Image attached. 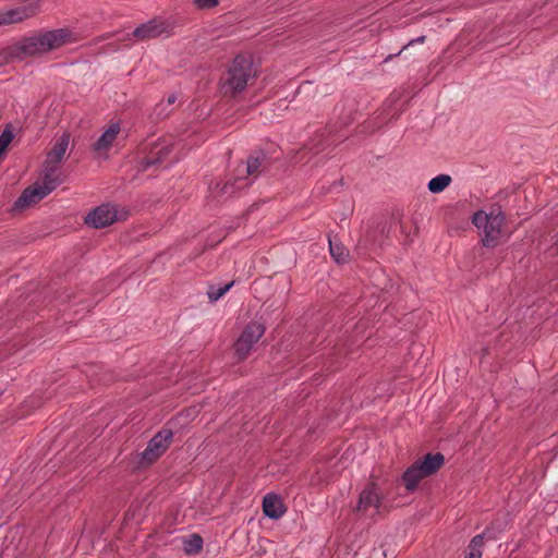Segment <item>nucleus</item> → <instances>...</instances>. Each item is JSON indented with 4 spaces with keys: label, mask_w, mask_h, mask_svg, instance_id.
Returning <instances> with one entry per match:
<instances>
[{
    "label": "nucleus",
    "mask_w": 558,
    "mask_h": 558,
    "mask_svg": "<svg viewBox=\"0 0 558 558\" xmlns=\"http://www.w3.org/2000/svg\"><path fill=\"white\" fill-rule=\"evenodd\" d=\"M62 299V301H70L71 296L70 295H65L64 298L60 296Z\"/></svg>",
    "instance_id": "32"
},
{
    "label": "nucleus",
    "mask_w": 558,
    "mask_h": 558,
    "mask_svg": "<svg viewBox=\"0 0 558 558\" xmlns=\"http://www.w3.org/2000/svg\"><path fill=\"white\" fill-rule=\"evenodd\" d=\"M120 123L113 122L108 129L100 135V137L93 144V150L100 153L107 151L111 146L113 141L117 138L120 133Z\"/></svg>",
    "instance_id": "15"
},
{
    "label": "nucleus",
    "mask_w": 558,
    "mask_h": 558,
    "mask_svg": "<svg viewBox=\"0 0 558 558\" xmlns=\"http://www.w3.org/2000/svg\"><path fill=\"white\" fill-rule=\"evenodd\" d=\"M158 163H160V158H155L153 155L147 156V157L143 158L141 161V170L146 171L150 167L156 166Z\"/></svg>",
    "instance_id": "27"
},
{
    "label": "nucleus",
    "mask_w": 558,
    "mask_h": 558,
    "mask_svg": "<svg viewBox=\"0 0 558 558\" xmlns=\"http://www.w3.org/2000/svg\"><path fill=\"white\" fill-rule=\"evenodd\" d=\"M37 13L34 5H22L0 13V25L23 22Z\"/></svg>",
    "instance_id": "11"
},
{
    "label": "nucleus",
    "mask_w": 558,
    "mask_h": 558,
    "mask_svg": "<svg viewBox=\"0 0 558 558\" xmlns=\"http://www.w3.org/2000/svg\"><path fill=\"white\" fill-rule=\"evenodd\" d=\"M483 545H484V535L477 534L470 542V545H469L470 551H475V553L482 551L481 548L483 547Z\"/></svg>",
    "instance_id": "25"
},
{
    "label": "nucleus",
    "mask_w": 558,
    "mask_h": 558,
    "mask_svg": "<svg viewBox=\"0 0 558 558\" xmlns=\"http://www.w3.org/2000/svg\"><path fill=\"white\" fill-rule=\"evenodd\" d=\"M380 505V497L376 483H368L361 492L359 502L356 506L357 511H366L371 507L378 508Z\"/></svg>",
    "instance_id": "10"
},
{
    "label": "nucleus",
    "mask_w": 558,
    "mask_h": 558,
    "mask_svg": "<svg viewBox=\"0 0 558 558\" xmlns=\"http://www.w3.org/2000/svg\"><path fill=\"white\" fill-rule=\"evenodd\" d=\"M505 220L506 217L500 207L490 210V218L484 227L482 236L485 247L494 248L500 243Z\"/></svg>",
    "instance_id": "7"
},
{
    "label": "nucleus",
    "mask_w": 558,
    "mask_h": 558,
    "mask_svg": "<svg viewBox=\"0 0 558 558\" xmlns=\"http://www.w3.org/2000/svg\"><path fill=\"white\" fill-rule=\"evenodd\" d=\"M61 163L46 157L41 168V183L26 187L14 202L13 209L19 210L38 203L62 183Z\"/></svg>",
    "instance_id": "2"
},
{
    "label": "nucleus",
    "mask_w": 558,
    "mask_h": 558,
    "mask_svg": "<svg viewBox=\"0 0 558 558\" xmlns=\"http://www.w3.org/2000/svg\"><path fill=\"white\" fill-rule=\"evenodd\" d=\"M173 432L163 427L149 441L146 449L141 453L140 464L148 466L156 462L170 447Z\"/></svg>",
    "instance_id": "6"
},
{
    "label": "nucleus",
    "mask_w": 558,
    "mask_h": 558,
    "mask_svg": "<svg viewBox=\"0 0 558 558\" xmlns=\"http://www.w3.org/2000/svg\"><path fill=\"white\" fill-rule=\"evenodd\" d=\"M203 548V538L198 534H192L184 543V550L189 555L198 554Z\"/></svg>",
    "instance_id": "20"
},
{
    "label": "nucleus",
    "mask_w": 558,
    "mask_h": 558,
    "mask_svg": "<svg viewBox=\"0 0 558 558\" xmlns=\"http://www.w3.org/2000/svg\"><path fill=\"white\" fill-rule=\"evenodd\" d=\"M118 219L117 210L110 204H102L90 210L84 222L92 228L101 229L112 225Z\"/></svg>",
    "instance_id": "8"
},
{
    "label": "nucleus",
    "mask_w": 558,
    "mask_h": 558,
    "mask_svg": "<svg viewBox=\"0 0 558 558\" xmlns=\"http://www.w3.org/2000/svg\"><path fill=\"white\" fill-rule=\"evenodd\" d=\"M154 112H155V114L157 116L158 119H165L169 114V112L166 111V107H165L163 104H158L155 107Z\"/></svg>",
    "instance_id": "29"
},
{
    "label": "nucleus",
    "mask_w": 558,
    "mask_h": 558,
    "mask_svg": "<svg viewBox=\"0 0 558 558\" xmlns=\"http://www.w3.org/2000/svg\"><path fill=\"white\" fill-rule=\"evenodd\" d=\"M171 149L169 146L161 147L155 155V158H160V162H162L170 154Z\"/></svg>",
    "instance_id": "28"
},
{
    "label": "nucleus",
    "mask_w": 558,
    "mask_h": 558,
    "mask_svg": "<svg viewBox=\"0 0 558 558\" xmlns=\"http://www.w3.org/2000/svg\"><path fill=\"white\" fill-rule=\"evenodd\" d=\"M234 284V281H231L223 286L222 288H219L217 290L214 289V287H210V289L207 292L208 299L210 302L218 301L225 293H227L230 288Z\"/></svg>",
    "instance_id": "22"
},
{
    "label": "nucleus",
    "mask_w": 558,
    "mask_h": 558,
    "mask_svg": "<svg viewBox=\"0 0 558 558\" xmlns=\"http://www.w3.org/2000/svg\"><path fill=\"white\" fill-rule=\"evenodd\" d=\"M70 142V134L63 133L53 144L46 157L62 163Z\"/></svg>",
    "instance_id": "17"
},
{
    "label": "nucleus",
    "mask_w": 558,
    "mask_h": 558,
    "mask_svg": "<svg viewBox=\"0 0 558 558\" xmlns=\"http://www.w3.org/2000/svg\"><path fill=\"white\" fill-rule=\"evenodd\" d=\"M425 40H426V36H425V35H422V36H420V37H417V38H414V39L410 40V41H409L407 45H404V46L402 47V49H401V50H399L397 53H395V54H389V56L385 59V62H387V61L391 60L393 57H397V56L401 54V52H402L403 50H405L408 47H410V46H412V45H414V44H423V43H425Z\"/></svg>",
    "instance_id": "26"
},
{
    "label": "nucleus",
    "mask_w": 558,
    "mask_h": 558,
    "mask_svg": "<svg viewBox=\"0 0 558 558\" xmlns=\"http://www.w3.org/2000/svg\"><path fill=\"white\" fill-rule=\"evenodd\" d=\"M264 333L265 327L260 323L251 322L244 327L233 344V351L238 362L244 361L248 356L253 345Z\"/></svg>",
    "instance_id": "5"
},
{
    "label": "nucleus",
    "mask_w": 558,
    "mask_h": 558,
    "mask_svg": "<svg viewBox=\"0 0 558 558\" xmlns=\"http://www.w3.org/2000/svg\"><path fill=\"white\" fill-rule=\"evenodd\" d=\"M425 477L427 476L423 475V471L417 462H414L403 472L402 482L404 483L405 489L412 493L416 490L420 482Z\"/></svg>",
    "instance_id": "16"
},
{
    "label": "nucleus",
    "mask_w": 558,
    "mask_h": 558,
    "mask_svg": "<svg viewBox=\"0 0 558 558\" xmlns=\"http://www.w3.org/2000/svg\"><path fill=\"white\" fill-rule=\"evenodd\" d=\"M489 218H490V213L486 214L484 210H477L472 216V223L478 229H481V228L484 229V227L488 222Z\"/></svg>",
    "instance_id": "23"
},
{
    "label": "nucleus",
    "mask_w": 558,
    "mask_h": 558,
    "mask_svg": "<svg viewBox=\"0 0 558 558\" xmlns=\"http://www.w3.org/2000/svg\"><path fill=\"white\" fill-rule=\"evenodd\" d=\"M451 177L448 175V174H439L435 178H433L429 182H428V190L429 192L434 193V194H437V193H440L442 192L446 187L449 186V184L451 183Z\"/></svg>",
    "instance_id": "19"
},
{
    "label": "nucleus",
    "mask_w": 558,
    "mask_h": 558,
    "mask_svg": "<svg viewBox=\"0 0 558 558\" xmlns=\"http://www.w3.org/2000/svg\"><path fill=\"white\" fill-rule=\"evenodd\" d=\"M72 35L68 28H57L40 32L29 37H23L8 48L7 54L13 60H24L59 49L66 44Z\"/></svg>",
    "instance_id": "1"
},
{
    "label": "nucleus",
    "mask_w": 558,
    "mask_h": 558,
    "mask_svg": "<svg viewBox=\"0 0 558 558\" xmlns=\"http://www.w3.org/2000/svg\"><path fill=\"white\" fill-rule=\"evenodd\" d=\"M464 558H482V551H470Z\"/></svg>",
    "instance_id": "30"
},
{
    "label": "nucleus",
    "mask_w": 558,
    "mask_h": 558,
    "mask_svg": "<svg viewBox=\"0 0 558 558\" xmlns=\"http://www.w3.org/2000/svg\"><path fill=\"white\" fill-rule=\"evenodd\" d=\"M244 178L240 175H235L233 180H229L225 183L217 182L214 186L209 185L210 193L215 198L228 197L231 196L236 189H241L243 186H247L250 182L241 185V182Z\"/></svg>",
    "instance_id": "12"
},
{
    "label": "nucleus",
    "mask_w": 558,
    "mask_h": 558,
    "mask_svg": "<svg viewBox=\"0 0 558 558\" xmlns=\"http://www.w3.org/2000/svg\"><path fill=\"white\" fill-rule=\"evenodd\" d=\"M172 29L173 25L170 21L158 16L135 27L132 33L126 35L125 39L134 38L136 41H146L162 35L169 36Z\"/></svg>",
    "instance_id": "4"
},
{
    "label": "nucleus",
    "mask_w": 558,
    "mask_h": 558,
    "mask_svg": "<svg viewBox=\"0 0 558 558\" xmlns=\"http://www.w3.org/2000/svg\"><path fill=\"white\" fill-rule=\"evenodd\" d=\"M267 157L262 151L257 156H250L246 160L245 167L243 165H240L236 168V175H240L244 180H246L250 175L257 177L260 172V167L263 166L264 161H266Z\"/></svg>",
    "instance_id": "14"
},
{
    "label": "nucleus",
    "mask_w": 558,
    "mask_h": 558,
    "mask_svg": "<svg viewBox=\"0 0 558 558\" xmlns=\"http://www.w3.org/2000/svg\"><path fill=\"white\" fill-rule=\"evenodd\" d=\"M286 511L287 508L283 505L282 499L278 495L269 493L264 496L263 512L265 517L272 520H278L286 513Z\"/></svg>",
    "instance_id": "9"
},
{
    "label": "nucleus",
    "mask_w": 558,
    "mask_h": 558,
    "mask_svg": "<svg viewBox=\"0 0 558 558\" xmlns=\"http://www.w3.org/2000/svg\"><path fill=\"white\" fill-rule=\"evenodd\" d=\"M329 241V252L332 258L338 264H343L349 258V251L348 248L340 242L332 241L330 236L328 238Z\"/></svg>",
    "instance_id": "18"
},
{
    "label": "nucleus",
    "mask_w": 558,
    "mask_h": 558,
    "mask_svg": "<svg viewBox=\"0 0 558 558\" xmlns=\"http://www.w3.org/2000/svg\"><path fill=\"white\" fill-rule=\"evenodd\" d=\"M193 4L199 10H208L216 8L219 0H193Z\"/></svg>",
    "instance_id": "24"
},
{
    "label": "nucleus",
    "mask_w": 558,
    "mask_h": 558,
    "mask_svg": "<svg viewBox=\"0 0 558 558\" xmlns=\"http://www.w3.org/2000/svg\"><path fill=\"white\" fill-rule=\"evenodd\" d=\"M423 471V475L427 477L438 472L445 464V457L440 452L426 453L422 459L416 461Z\"/></svg>",
    "instance_id": "13"
},
{
    "label": "nucleus",
    "mask_w": 558,
    "mask_h": 558,
    "mask_svg": "<svg viewBox=\"0 0 558 558\" xmlns=\"http://www.w3.org/2000/svg\"><path fill=\"white\" fill-rule=\"evenodd\" d=\"M13 137H14V135H13V132L11 129V124H8L4 128V130L2 131V133L0 134V158L5 153L8 146L12 142Z\"/></svg>",
    "instance_id": "21"
},
{
    "label": "nucleus",
    "mask_w": 558,
    "mask_h": 558,
    "mask_svg": "<svg viewBox=\"0 0 558 558\" xmlns=\"http://www.w3.org/2000/svg\"><path fill=\"white\" fill-rule=\"evenodd\" d=\"M255 75L251 57L239 54L233 59L231 66L221 78V93L223 96L235 97L247 86Z\"/></svg>",
    "instance_id": "3"
},
{
    "label": "nucleus",
    "mask_w": 558,
    "mask_h": 558,
    "mask_svg": "<svg viewBox=\"0 0 558 558\" xmlns=\"http://www.w3.org/2000/svg\"><path fill=\"white\" fill-rule=\"evenodd\" d=\"M175 101H177V96L174 94L168 96V98H167L168 105H173Z\"/></svg>",
    "instance_id": "31"
}]
</instances>
